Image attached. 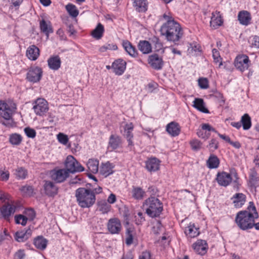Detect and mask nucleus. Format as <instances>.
Instances as JSON below:
<instances>
[{
    "instance_id": "nucleus-16",
    "label": "nucleus",
    "mask_w": 259,
    "mask_h": 259,
    "mask_svg": "<svg viewBox=\"0 0 259 259\" xmlns=\"http://www.w3.org/2000/svg\"><path fill=\"white\" fill-rule=\"evenodd\" d=\"M126 62L122 59L115 60L112 65L113 72L118 75H121L126 68Z\"/></svg>"
},
{
    "instance_id": "nucleus-6",
    "label": "nucleus",
    "mask_w": 259,
    "mask_h": 259,
    "mask_svg": "<svg viewBox=\"0 0 259 259\" xmlns=\"http://www.w3.org/2000/svg\"><path fill=\"white\" fill-rule=\"evenodd\" d=\"M42 70L38 66H31L28 70L26 79L31 82L36 83L40 81L42 76Z\"/></svg>"
},
{
    "instance_id": "nucleus-52",
    "label": "nucleus",
    "mask_w": 259,
    "mask_h": 259,
    "mask_svg": "<svg viewBox=\"0 0 259 259\" xmlns=\"http://www.w3.org/2000/svg\"><path fill=\"white\" fill-rule=\"evenodd\" d=\"M57 139L58 141L63 145H66L68 142V136L63 133H60L58 134L57 135Z\"/></svg>"
},
{
    "instance_id": "nucleus-39",
    "label": "nucleus",
    "mask_w": 259,
    "mask_h": 259,
    "mask_svg": "<svg viewBox=\"0 0 259 259\" xmlns=\"http://www.w3.org/2000/svg\"><path fill=\"white\" fill-rule=\"evenodd\" d=\"M112 168L113 166L109 162L103 163L100 168V173L105 177H107L113 173Z\"/></svg>"
},
{
    "instance_id": "nucleus-50",
    "label": "nucleus",
    "mask_w": 259,
    "mask_h": 259,
    "mask_svg": "<svg viewBox=\"0 0 259 259\" xmlns=\"http://www.w3.org/2000/svg\"><path fill=\"white\" fill-rule=\"evenodd\" d=\"M110 209V205L106 202H101L99 204V210L103 213H107Z\"/></svg>"
},
{
    "instance_id": "nucleus-12",
    "label": "nucleus",
    "mask_w": 259,
    "mask_h": 259,
    "mask_svg": "<svg viewBox=\"0 0 259 259\" xmlns=\"http://www.w3.org/2000/svg\"><path fill=\"white\" fill-rule=\"evenodd\" d=\"M148 63L155 70H160L162 68L163 61L161 57L156 54L149 56Z\"/></svg>"
},
{
    "instance_id": "nucleus-42",
    "label": "nucleus",
    "mask_w": 259,
    "mask_h": 259,
    "mask_svg": "<svg viewBox=\"0 0 259 259\" xmlns=\"http://www.w3.org/2000/svg\"><path fill=\"white\" fill-rule=\"evenodd\" d=\"M134 228L129 227L126 228L125 232V243L127 245L129 246L133 243Z\"/></svg>"
},
{
    "instance_id": "nucleus-23",
    "label": "nucleus",
    "mask_w": 259,
    "mask_h": 259,
    "mask_svg": "<svg viewBox=\"0 0 259 259\" xmlns=\"http://www.w3.org/2000/svg\"><path fill=\"white\" fill-rule=\"evenodd\" d=\"M238 19L241 24L247 26L250 23L251 17L248 12L242 11L238 13Z\"/></svg>"
},
{
    "instance_id": "nucleus-33",
    "label": "nucleus",
    "mask_w": 259,
    "mask_h": 259,
    "mask_svg": "<svg viewBox=\"0 0 259 259\" xmlns=\"http://www.w3.org/2000/svg\"><path fill=\"white\" fill-rule=\"evenodd\" d=\"M122 46L126 52L132 57H136L138 55V52L135 47L128 40L123 41Z\"/></svg>"
},
{
    "instance_id": "nucleus-55",
    "label": "nucleus",
    "mask_w": 259,
    "mask_h": 259,
    "mask_svg": "<svg viewBox=\"0 0 259 259\" xmlns=\"http://www.w3.org/2000/svg\"><path fill=\"white\" fill-rule=\"evenodd\" d=\"M21 191L25 194L26 195H31L33 191V189L32 186H24L21 188Z\"/></svg>"
},
{
    "instance_id": "nucleus-35",
    "label": "nucleus",
    "mask_w": 259,
    "mask_h": 259,
    "mask_svg": "<svg viewBox=\"0 0 259 259\" xmlns=\"http://www.w3.org/2000/svg\"><path fill=\"white\" fill-rule=\"evenodd\" d=\"M104 32L103 25L98 23L96 28L92 31L91 35L96 39H100L102 36Z\"/></svg>"
},
{
    "instance_id": "nucleus-22",
    "label": "nucleus",
    "mask_w": 259,
    "mask_h": 259,
    "mask_svg": "<svg viewBox=\"0 0 259 259\" xmlns=\"http://www.w3.org/2000/svg\"><path fill=\"white\" fill-rule=\"evenodd\" d=\"M223 23V21L220 12L215 11L212 13V16L210 21V25L211 27L216 29L222 25Z\"/></svg>"
},
{
    "instance_id": "nucleus-10",
    "label": "nucleus",
    "mask_w": 259,
    "mask_h": 259,
    "mask_svg": "<svg viewBox=\"0 0 259 259\" xmlns=\"http://www.w3.org/2000/svg\"><path fill=\"white\" fill-rule=\"evenodd\" d=\"M107 228L110 233L112 234H119L121 230L120 220L115 218L110 219L107 224Z\"/></svg>"
},
{
    "instance_id": "nucleus-45",
    "label": "nucleus",
    "mask_w": 259,
    "mask_h": 259,
    "mask_svg": "<svg viewBox=\"0 0 259 259\" xmlns=\"http://www.w3.org/2000/svg\"><path fill=\"white\" fill-rule=\"evenodd\" d=\"M66 9L70 16L73 17H76L78 15V11L75 6L69 4L66 6Z\"/></svg>"
},
{
    "instance_id": "nucleus-25",
    "label": "nucleus",
    "mask_w": 259,
    "mask_h": 259,
    "mask_svg": "<svg viewBox=\"0 0 259 259\" xmlns=\"http://www.w3.org/2000/svg\"><path fill=\"white\" fill-rule=\"evenodd\" d=\"M12 111L6 112V114L2 116L3 118L1 120V123L8 127H12L15 125V123L12 118Z\"/></svg>"
},
{
    "instance_id": "nucleus-48",
    "label": "nucleus",
    "mask_w": 259,
    "mask_h": 259,
    "mask_svg": "<svg viewBox=\"0 0 259 259\" xmlns=\"http://www.w3.org/2000/svg\"><path fill=\"white\" fill-rule=\"evenodd\" d=\"M15 223L18 224H21L22 226H25L28 221L27 217L23 214H18L15 216Z\"/></svg>"
},
{
    "instance_id": "nucleus-34",
    "label": "nucleus",
    "mask_w": 259,
    "mask_h": 259,
    "mask_svg": "<svg viewBox=\"0 0 259 259\" xmlns=\"http://www.w3.org/2000/svg\"><path fill=\"white\" fill-rule=\"evenodd\" d=\"M138 49L143 54H149L152 51L151 44L146 40H141L138 44Z\"/></svg>"
},
{
    "instance_id": "nucleus-17",
    "label": "nucleus",
    "mask_w": 259,
    "mask_h": 259,
    "mask_svg": "<svg viewBox=\"0 0 259 259\" xmlns=\"http://www.w3.org/2000/svg\"><path fill=\"white\" fill-rule=\"evenodd\" d=\"M193 248L198 254L203 255L206 253L208 246L205 240H198L193 244Z\"/></svg>"
},
{
    "instance_id": "nucleus-49",
    "label": "nucleus",
    "mask_w": 259,
    "mask_h": 259,
    "mask_svg": "<svg viewBox=\"0 0 259 259\" xmlns=\"http://www.w3.org/2000/svg\"><path fill=\"white\" fill-rule=\"evenodd\" d=\"M25 217H27L28 220L32 221L35 217L34 210L32 208H28L24 211Z\"/></svg>"
},
{
    "instance_id": "nucleus-60",
    "label": "nucleus",
    "mask_w": 259,
    "mask_h": 259,
    "mask_svg": "<svg viewBox=\"0 0 259 259\" xmlns=\"http://www.w3.org/2000/svg\"><path fill=\"white\" fill-rule=\"evenodd\" d=\"M144 214L141 212H139L138 213V217L137 216H135L136 217V223L137 225L141 224L143 222L145 221V218L144 217Z\"/></svg>"
},
{
    "instance_id": "nucleus-31",
    "label": "nucleus",
    "mask_w": 259,
    "mask_h": 259,
    "mask_svg": "<svg viewBox=\"0 0 259 259\" xmlns=\"http://www.w3.org/2000/svg\"><path fill=\"white\" fill-rule=\"evenodd\" d=\"M39 27L41 32L45 33L48 37L50 33L53 32V30L50 21H46L42 19L39 22Z\"/></svg>"
},
{
    "instance_id": "nucleus-43",
    "label": "nucleus",
    "mask_w": 259,
    "mask_h": 259,
    "mask_svg": "<svg viewBox=\"0 0 259 259\" xmlns=\"http://www.w3.org/2000/svg\"><path fill=\"white\" fill-rule=\"evenodd\" d=\"M241 122L244 130H247L251 125V118L248 114H244L241 119Z\"/></svg>"
},
{
    "instance_id": "nucleus-13",
    "label": "nucleus",
    "mask_w": 259,
    "mask_h": 259,
    "mask_svg": "<svg viewBox=\"0 0 259 259\" xmlns=\"http://www.w3.org/2000/svg\"><path fill=\"white\" fill-rule=\"evenodd\" d=\"M216 180L219 185L227 187L232 182V178L230 174L222 171L218 173Z\"/></svg>"
},
{
    "instance_id": "nucleus-62",
    "label": "nucleus",
    "mask_w": 259,
    "mask_h": 259,
    "mask_svg": "<svg viewBox=\"0 0 259 259\" xmlns=\"http://www.w3.org/2000/svg\"><path fill=\"white\" fill-rule=\"evenodd\" d=\"M25 253L23 250H19L15 254V259H23L25 257Z\"/></svg>"
},
{
    "instance_id": "nucleus-2",
    "label": "nucleus",
    "mask_w": 259,
    "mask_h": 259,
    "mask_svg": "<svg viewBox=\"0 0 259 259\" xmlns=\"http://www.w3.org/2000/svg\"><path fill=\"white\" fill-rule=\"evenodd\" d=\"M258 218V214L253 202H250L247 210L240 211L236 215L235 222L238 226L243 230L252 228L255 219Z\"/></svg>"
},
{
    "instance_id": "nucleus-61",
    "label": "nucleus",
    "mask_w": 259,
    "mask_h": 259,
    "mask_svg": "<svg viewBox=\"0 0 259 259\" xmlns=\"http://www.w3.org/2000/svg\"><path fill=\"white\" fill-rule=\"evenodd\" d=\"M251 46L256 48H259V36H254L253 37L251 42Z\"/></svg>"
},
{
    "instance_id": "nucleus-41",
    "label": "nucleus",
    "mask_w": 259,
    "mask_h": 259,
    "mask_svg": "<svg viewBox=\"0 0 259 259\" xmlns=\"http://www.w3.org/2000/svg\"><path fill=\"white\" fill-rule=\"evenodd\" d=\"M132 196L136 199H142L145 194V192L140 187H133Z\"/></svg>"
},
{
    "instance_id": "nucleus-46",
    "label": "nucleus",
    "mask_w": 259,
    "mask_h": 259,
    "mask_svg": "<svg viewBox=\"0 0 259 259\" xmlns=\"http://www.w3.org/2000/svg\"><path fill=\"white\" fill-rule=\"evenodd\" d=\"M11 111L12 110L5 102L0 100V115L1 116L5 115L6 112Z\"/></svg>"
},
{
    "instance_id": "nucleus-32",
    "label": "nucleus",
    "mask_w": 259,
    "mask_h": 259,
    "mask_svg": "<svg viewBox=\"0 0 259 259\" xmlns=\"http://www.w3.org/2000/svg\"><path fill=\"white\" fill-rule=\"evenodd\" d=\"M48 65L51 69L57 70L61 66V60L58 56L50 57L48 60Z\"/></svg>"
},
{
    "instance_id": "nucleus-26",
    "label": "nucleus",
    "mask_w": 259,
    "mask_h": 259,
    "mask_svg": "<svg viewBox=\"0 0 259 259\" xmlns=\"http://www.w3.org/2000/svg\"><path fill=\"white\" fill-rule=\"evenodd\" d=\"M236 207H241L246 201V196L243 193H236L231 198Z\"/></svg>"
},
{
    "instance_id": "nucleus-11",
    "label": "nucleus",
    "mask_w": 259,
    "mask_h": 259,
    "mask_svg": "<svg viewBox=\"0 0 259 259\" xmlns=\"http://www.w3.org/2000/svg\"><path fill=\"white\" fill-rule=\"evenodd\" d=\"M16 209V206L15 205L8 202L1 208V212L3 218L9 221L10 216L15 213Z\"/></svg>"
},
{
    "instance_id": "nucleus-38",
    "label": "nucleus",
    "mask_w": 259,
    "mask_h": 259,
    "mask_svg": "<svg viewBox=\"0 0 259 259\" xmlns=\"http://www.w3.org/2000/svg\"><path fill=\"white\" fill-rule=\"evenodd\" d=\"M185 233L191 238L196 237L199 234L198 229L195 226L194 224H190L189 226L185 229Z\"/></svg>"
},
{
    "instance_id": "nucleus-1",
    "label": "nucleus",
    "mask_w": 259,
    "mask_h": 259,
    "mask_svg": "<svg viewBox=\"0 0 259 259\" xmlns=\"http://www.w3.org/2000/svg\"><path fill=\"white\" fill-rule=\"evenodd\" d=\"M163 17L165 19L167 18V20L160 28L161 35L165 36L168 41L172 42L175 45H179L180 40L183 35L180 25L165 14Z\"/></svg>"
},
{
    "instance_id": "nucleus-57",
    "label": "nucleus",
    "mask_w": 259,
    "mask_h": 259,
    "mask_svg": "<svg viewBox=\"0 0 259 259\" xmlns=\"http://www.w3.org/2000/svg\"><path fill=\"white\" fill-rule=\"evenodd\" d=\"M139 259H154L152 257V254L150 251L145 250L142 252L139 256Z\"/></svg>"
},
{
    "instance_id": "nucleus-56",
    "label": "nucleus",
    "mask_w": 259,
    "mask_h": 259,
    "mask_svg": "<svg viewBox=\"0 0 259 259\" xmlns=\"http://www.w3.org/2000/svg\"><path fill=\"white\" fill-rule=\"evenodd\" d=\"M198 84L201 89H207L208 88V81L205 78H199L198 80Z\"/></svg>"
},
{
    "instance_id": "nucleus-54",
    "label": "nucleus",
    "mask_w": 259,
    "mask_h": 259,
    "mask_svg": "<svg viewBox=\"0 0 259 259\" xmlns=\"http://www.w3.org/2000/svg\"><path fill=\"white\" fill-rule=\"evenodd\" d=\"M24 132L28 138H34L36 136L35 131L29 127H25L24 128Z\"/></svg>"
},
{
    "instance_id": "nucleus-27",
    "label": "nucleus",
    "mask_w": 259,
    "mask_h": 259,
    "mask_svg": "<svg viewBox=\"0 0 259 259\" xmlns=\"http://www.w3.org/2000/svg\"><path fill=\"white\" fill-rule=\"evenodd\" d=\"M48 241L42 236H38L35 238L33 240V244L37 249L44 250L48 244Z\"/></svg>"
},
{
    "instance_id": "nucleus-3",
    "label": "nucleus",
    "mask_w": 259,
    "mask_h": 259,
    "mask_svg": "<svg viewBox=\"0 0 259 259\" xmlns=\"http://www.w3.org/2000/svg\"><path fill=\"white\" fill-rule=\"evenodd\" d=\"M75 197L78 205L82 208H89L95 203V194L90 189L78 188L75 191Z\"/></svg>"
},
{
    "instance_id": "nucleus-36",
    "label": "nucleus",
    "mask_w": 259,
    "mask_h": 259,
    "mask_svg": "<svg viewBox=\"0 0 259 259\" xmlns=\"http://www.w3.org/2000/svg\"><path fill=\"white\" fill-rule=\"evenodd\" d=\"M193 106L202 112L205 113L209 112L208 109L204 106V103L202 99L196 98L193 101Z\"/></svg>"
},
{
    "instance_id": "nucleus-53",
    "label": "nucleus",
    "mask_w": 259,
    "mask_h": 259,
    "mask_svg": "<svg viewBox=\"0 0 259 259\" xmlns=\"http://www.w3.org/2000/svg\"><path fill=\"white\" fill-rule=\"evenodd\" d=\"M201 143L198 140H193L190 142L192 149L195 151L199 150L201 147Z\"/></svg>"
},
{
    "instance_id": "nucleus-44",
    "label": "nucleus",
    "mask_w": 259,
    "mask_h": 259,
    "mask_svg": "<svg viewBox=\"0 0 259 259\" xmlns=\"http://www.w3.org/2000/svg\"><path fill=\"white\" fill-rule=\"evenodd\" d=\"M21 136L18 134H13L10 136L9 142L13 145H19L22 142Z\"/></svg>"
},
{
    "instance_id": "nucleus-24",
    "label": "nucleus",
    "mask_w": 259,
    "mask_h": 259,
    "mask_svg": "<svg viewBox=\"0 0 259 259\" xmlns=\"http://www.w3.org/2000/svg\"><path fill=\"white\" fill-rule=\"evenodd\" d=\"M166 131L171 136L176 137L179 135L180 127L178 123L172 121L167 125Z\"/></svg>"
},
{
    "instance_id": "nucleus-4",
    "label": "nucleus",
    "mask_w": 259,
    "mask_h": 259,
    "mask_svg": "<svg viewBox=\"0 0 259 259\" xmlns=\"http://www.w3.org/2000/svg\"><path fill=\"white\" fill-rule=\"evenodd\" d=\"M143 207L148 215L151 218L159 217L163 210L162 203L157 198L150 197L145 201Z\"/></svg>"
},
{
    "instance_id": "nucleus-40",
    "label": "nucleus",
    "mask_w": 259,
    "mask_h": 259,
    "mask_svg": "<svg viewBox=\"0 0 259 259\" xmlns=\"http://www.w3.org/2000/svg\"><path fill=\"white\" fill-rule=\"evenodd\" d=\"M220 164V160L214 155H210L207 160V165L209 168H216L218 167Z\"/></svg>"
},
{
    "instance_id": "nucleus-37",
    "label": "nucleus",
    "mask_w": 259,
    "mask_h": 259,
    "mask_svg": "<svg viewBox=\"0 0 259 259\" xmlns=\"http://www.w3.org/2000/svg\"><path fill=\"white\" fill-rule=\"evenodd\" d=\"M99 163L97 160L89 159L87 163L89 170L93 174H96L99 170Z\"/></svg>"
},
{
    "instance_id": "nucleus-15",
    "label": "nucleus",
    "mask_w": 259,
    "mask_h": 259,
    "mask_svg": "<svg viewBox=\"0 0 259 259\" xmlns=\"http://www.w3.org/2000/svg\"><path fill=\"white\" fill-rule=\"evenodd\" d=\"M44 189L45 194L50 197H54L58 193V187L51 181H45Z\"/></svg>"
},
{
    "instance_id": "nucleus-9",
    "label": "nucleus",
    "mask_w": 259,
    "mask_h": 259,
    "mask_svg": "<svg viewBox=\"0 0 259 259\" xmlns=\"http://www.w3.org/2000/svg\"><path fill=\"white\" fill-rule=\"evenodd\" d=\"M51 177L56 182L62 183L69 177V173L65 169H54L51 171Z\"/></svg>"
},
{
    "instance_id": "nucleus-58",
    "label": "nucleus",
    "mask_w": 259,
    "mask_h": 259,
    "mask_svg": "<svg viewBox=\"0 0 259 259\" xmlns=\"http://www.w3.org/2000/svg\"><path fill=\"white\" fill-rule=\"evenodd\" d=\"M117 49V47L116 45H113V44H108L106 45L105 46H102L99 50L101 52H104L107 50H116Z\"/></svg>"
},
{
    "instance_id": "nucleus-18",
    "label": "nucleus",
    "mask_w": 259,
    "mask_h": 259,
    "mask_svg": "<svg viewBox=\"0 0 259 259\" xmlns=\"http://www.w3.org/2000/svg\"><path fill=\"white\" fill-rule=\"evenodd\" d=\"M160 161L155 157L149 158L146 161V168L150 172L156 171L159 169Z\"/></svg>"
},
{
    "instance_id": "nucleus-47",
    "label": "nucleus",
    "mask_w": 259,
    "mask_h": 259,
    "mask_svg": "<svg viewBox=\"0 0 259 259\" xmlns=\"http://www.w3.org/2000/svg\"><path fill=\"white\" fill-rule=\"evenodd\" d=\"M15 175L18 179H24L27 175V171L22 167H18L16 169Z\"/></svg>"
},
{
    "instance_id": "nucleus-5",
    "label": "nucleus",
    "mask_w": 259,
    "mask_h": 259,
    "mask_svg": "<svg viewBox=\"0 0 259 259\" xmlns=\"http://www.w3.org/2000/svg\"><path fill=\"white\" fill-rule=\"evenodd\" d=\"M65 165V169L67 170L68 173L81 172L84 170V167L71 155H69L67 157Z\"/></svg>"
},
{
    "instance_id": "nucleus-19",
    "label": "nucleus",
    "mask_w": 259,
    "mask_h": 259,
    "mask_svg": "<svg viewBox=\"0 0 259 259\" xmlns=\"http://www.w3.org/2000/svg\"><path fill=\"white\" fill-rule=\"evenodd\" d=\"M122 143V140L120 136L117 135H111L109 139L108 148L112 150H115L120 148Z\"/></svg>"
},
{
    "instance_id": "nucleus-28",
    "label": "nucleus",
    "mask_w": 259,
    "mask_h": 259,
    "mask_svg": "<svg viewBox=\"0 0 259 259\" xmlns=\"http://www.w3.org/2000/svg\"><path fill=\"white\" fill-rule=\"evenodd\" d=\"M133 6L138 12H145L147 10L148 2L147 0H133Z\"/></svg>"
},
{
    "instance_id": "nucleus-51",
    "label": "nucleus",
    "mask_w": 259,
    "mask_h": 259,
    "mask_svg": "<svg viewBox=\"0 0 259 259\" xmlns=\"http://www.w3.org/2000/svg\"><path fill=\"white\" fill-rule=\"evenodd\" d=\"M219 147V142L215 139H212L209 142L208 148L210 151L213 152Z\"/></svg>"
},
{
    "instance_id": "nucleus-20",
    "label": "nucleus",
    "mask_w": 259,
    "mask_h": 259,
    "mask_svg": "<svg viewBox=\"0 0 259 259\" xmlns=\"http://www.w3.org/2000/svg\"><path fill=\"white\" fill-rule=\"evenodd\" d=\"M32 232V231L30 228L17 231L15 234V239L18 242H24L31 236Z\"/></svg>"
},
{
    "instance_id": "nucleus-29",
    "label": "nucleus",
    "mask_w": 259,
    "mask_h": 259,
    "mask_svg": "<svg viewBox=\"0 0 259 259\" xmlns=\"http://www.w3.org/2000/svg\"><path fill=\"white\" fill-rule=\"evenodd\" d=\"M134 128V125L132 123H127L125 124L124 127V136L127 139L128 146H133V143L132 141V139L133 138V134H132V131Z\"/></svg>"
},
{
    "instance_id": "nucleus-21",
    "label": "nucleus",
    "mask_w": 259,
    "mask_h": 259,
    "mask_svg": "<svg viewBox=\"0 0 259 259\" xmlns=\"http://www.w3.org/2000/svg\"><path fill=\"white\" fill-rule=\"evenodd\" d=\"M39 50L35 45H31L27 49L26 55L30 60H36L39 57Z\"/></svg>"
},
{
    "instance_id": "nucleus-14",
    "label": "nucleus",
    "mask_w": 259,
    "mask_h": 259,
    "mask_svg": "<svg viewBox=\"0 0 259 259\" xmlns=\"http://www.w3.org/2000/svg\"><path fill=\"white\" fill-rule=\"evenodd\" d=\"M212 131L217 133V131L208 123H204L202 124L201 129H200L197 132V135L199 138L207 139L210 135V132Z\"/></svg>"
},
{
    "instance_id": "nucleus-7",
    "label": "nucleus",
    "mask_w": 259,
    "mask_h": 259,
    "mask_svg": "<svg viewBox=\"0 0 259 259\" xmlns=\"http://www.w3.org/2000/svg\"><path fill=\"white\" fill-rule=\"evenodd\" d=\"M249 60L247 56L245 55H238L235 60V66L241 72L247 70L249 67Z\"/></svg>"
},
{
    "instance_id": "nucleus-63",
    "label": "nucleus",
    "mask_w": 259,
    "mask_h": 259,
    "mask_svg": "<svg viewBox=\"0 0 259 259\" xmlns=\"http://www.w3.org/2000/svg\"><path fill=\"white\" fill-rule=\"evenodd\" d=\"M10 197V196L8 194L5 193L0 190V200L2 202H5L6 200H9Z\"/></svg>"
},
{
    "instance_id": "nucleus-8",
    "label": "nucleus",
    "mask_w": 259,
    "mask_h": 259,
    "mask_svg": "<svg viewBox=\"0 0 259 259\" xmlns=\"http://www.w3.org/2000/svg\"><path fill=\"white\" fill-rule=\"evenodd\" d=\"M35 113L39 116L43 115L49 109L48 102L44 99H38L33 107Z\"/></svg>"
},
{
    "instance_id": "nucleus-59",
    "label": "nucleus",
    "mask_w": 259,
    "mask_h": 259,
    "mask_svg": "<svg viewBox=\"0 0 259 259\" xmlns=\"http://www.w3.org/2000/svg\"><path fill=\"white\" fill-rule=\"evenodd\" d=\"M212 57L213 58L214 61L215 63L220 62L221 58L220 57V53L219 51L215 49H213L212 51Z\"/></svg>"
},
{
    "instance_id": "nucleus-30",
    "label": "nucleus",
    "mask_w": 259,
    "mask_h": 259,
    "mask_svg": "<svg viewBox=\"0 0 259 259\" xmlns=\"http://www.w3.org/2000/svg\"><path fill=\"white\" fill-rule=\"evenodd\" d=\"M249 185L250 187L254 188L259 186V177L257 173L254 169H251L249 173Z\"/></svg>"
},
{
    "instance_id": "nucleus-64",
    "label": "nucleus",
    "mask_w": 259,
    "mask_h": 259,
    "mask_svg": "<svg viewBox=\"0 0 259 259\" xmlns=\"http://www.w3.org/2000/svg\"><path fill=\"white\" fill-rule=\"evenodd\" d=\"M9 173L8 171H2L0 174V180L6 181L9 179Z\"/></svg>"
}]
</instances>
